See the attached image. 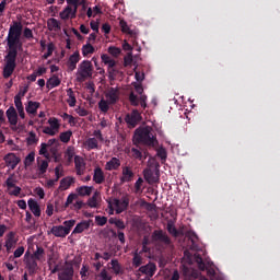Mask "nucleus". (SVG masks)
Wrapping results in <instances>:
<instances>
[{"mask_svg": "<svg viewBox=\"0 0 280 280\" xmlns=\"http://www.w3.org/2000/svg\"><path fill=\"white\" fill-rule=\"evenodd\" d=\"M141 119L142 117L140 112L138 109H133L130 114L126 115L125 122L128 125V128H135Z\"/></svg>", "mask_w": 280, "mask_h": 280, "instance_id": "nucleus-7", "label": "nucleus"}, {"mask_svg": "<svg viewBox=\"0 0 280 280\" xmlns=\"http://www.w3.org/2000/svg\"><path fill=\"white\" fill-rule=\"evenodd\" d=\"M81 60V55L79 52V50H75L74 52H72V55H70L68 61H67V67H68V71L72 72L77 69V65L80 62Z\"/></svg>", "mask_w": 280, "mask_h": 280, "instance_id": "nucleus-11", "label": "nucleus"}, {"mask_svg": "<svg viewBox=\"0 0 280 280\" xmlns=\"http://www.w3.org/2000/svg\"><path fill=\"white\" fill-rule=\"evenodd\" d=\"M116 65H117V62L115 61V59H112V60H109L107 63H105V66L108 67V73H109V75H113L114 72L116 71V70H115Z\"/></svg>", "mask_w": 280, "mask_h": 280, "instance_id": "nucleus-51", "label": "nucleus"}, {"mask_svg": "<svg viewBox=\"0 0 280 280\" xmlns=\"http://www.w3.org/2000/svg\"><path fill=\"white\" fill-rule=\"evenodd\" d=\"M160 163L153 161L150 168L143 170V177L148 184L153 185L160 182Z\"/></svg>", "mask_w": 280, "mask_h": 280, "instance_id": "nucleus-4", "label": "nucleus"}, {"mask_svg": "<svg viewBox=\"0 0 280 280\" xmlns=\"http://www.w3.org/2000/svg\"><path fill=\"white\" fill-rule=\"evenodd\" d=\"M26 222L31 224V226H34L36 221L33 219V215L30 211H26Z\"/></svg>", "mask_w": 280, "mask_h": 280, "instance_id": "nucleus-62", "label": "nucleus"}, {"mask_svg": "<svg viewBox=\"0 0 280 280\" xmlns=\"http://www.w3.org/2000/svg\"><path fill=\"white\" fill-rule=\"evenodd\" d=\"M116 65H117V62L115 61V59H112V60H109L107 63H105V66L108 67V73H109V75H113L114 72L116 71V70H115Z\"/></svg>", "mask_w": 280, "mask_h": 280, "instance_id": "nucleus-52", "label": "nucleus"}, {"mask_svg": "<svg viewBox=\"0 0 280 280\" xmlns=\"http://www.w3.org/2000/svg\"><path fill=\"white\" fill-rule=\"evenodd\" d=\"M54 51H55V44H52V42H50L49 44H47V52H44L42 58L44 60H47L49 57L52 56Z\"/></svg>", "mask_w": 280, "mask_h": 280, "instance_id": "nucleus-41", "label": "nucleus"}, {"mask_svg": "<svg viewBox=\"0 0 280 280\" xmlns=\"http://www.w3.org/2000/svg\"><path fill=\"white\" fill-rule=\"evenodd\" d=\"M152 242L163 243L166 247L173 248L174 244L172 238L163 230H155L151 234Z\"/></svg>", "mask_w": 280, "mask_h": 280, "instance_id": "nucleus-5", "label": "nucleus"}, {"mask_svg": "<svg viewBox=\"0 0 280 280\" xmlns=\"http://www.w3.org/2000/svg\"><path fill=\"white\" fill-rule=\"evenodd\" d=\"M141 265H142V257L138 253H135L133 254V258H132V266L138 268Z\"/></svg>", "mask_w": 280, "mask_h": 280, "instance_id": "nucleus-50", "label": "nucleus"}, {"mask_svg": "<svg viewBox=\"0 0 280 280\" xmlns=\"http://www.w3.org/2000/svg\"><path fill=\"white\" fill-rule=\"evenodd\" d=\"M72 135H73V133H72L71 130H68V131H66V132H61V133L59 135V140H60L61 142H63V143H69L70 140H71Z\"/></svg>", "mask_w": 280, "mask_h": 280, "instance_id": "nucleus-39", "label": "nucleus"}, {"mask_svg": "<svg viewBox=\"0 0 280 280\" xmlns=\"http://www.w3.org/2000/svg\"><path fill=\"white\" fill-rule=\"evenodd\" d=\"M65 267L57 275V280H73L74 278V268L68 261L65 262Z\"/></svg>", "mask_w": 280, "mask_h": 280, "instance_id": "nucleus-6", "label": "nucleus"}, {"mask_svg": "<svg viewBox=\"0 0 280 280\" xmlns=\"http://www.w3.org/2000/svg\"><path fill=\"white\" fill-rule=\"evenodd\" d=\"M139 271L142 275H147L148 277H153L155 275V271H156V265L154 262H149L145 266H141L139 268Z\"/></svg>", "mask_w": 280, "mask_h": 280, "instance_id": "nucleus-19", "label": "nucleus"}, {"mask_svg": "<svg viewBox=\"0 0 280 280\" xmlns=\"http://www.w3.org/2000/svg\"><path fill=\"white\" fill-rule=\"evenodd\" d=\"M30 90V86H24L20 89V93H18V95H15V97L20 98V101H22V98L27 94Z\"/></svg>", "mask_w": 280, "mask_h": 280, "instance_id": "nucleus-60", "label": "nucleus"}, {"mask_svg": "<svg viewBox=\"0 0 280 280\" xmlns=\"http://www.w3.org/2000/svg\"><path fill=\"white\" fill-rule=\"evenodd\" d=\"M45 255V249L40 246H36V250L33 253L32 257L36 260H40L42 257Z\"/></svg>", "mask_w": 280, "mask_h": 280, "instance_id": "nucleus-46", "label": "nucleus"}, {"mask_svg": "<svg viewBox=\"0 0 280 280\" xmlns=\"http://www.w3.org/2000/svg\"><path fill=\"white\" fill-rule=\"evenodd\" d=\"M40 108V103L28 101V104L26 105V114L36 116L37 110Z\"/></svg>", "mask_w": 280, "mask_h": 280, "instance_id": "nucleus-27", "label": "nucleus"}, {"mask_svg": "<svg viewBox=\"0 0 280 280\" xmlns=\"http://www.w3.org/2000/svg\"><path fill=\"white\" fill-rule=\"evenodd\" d=\"M98 109H100L102 113H104V114L108 113V110H109V103H108V101L101 100V101L98 102Z\"/></svg>", "mask_w": 280, "mask_h": 280, "instance_id": "nucleus-47", "label": "nucleus"}, {"mask_svg": "<svg viewBox=\"0 0 280 280\" xmlns=\"http://www.w3.org/2000/svg\"><path fill=\"white\" fill-rule=\"evenodd\" d=\"M98 197H100V192H94L93 196L88 199L86 201V205L90 207V208H97L98 207Z\"/></svg>", "mask_w": 280, "mask_h": 280, "instance_id": "nucleus-36", "label": "nucleus"}, {"mask_svg": "<svg viewBox=\"0 0 280 280\" xmlns=\"http://www.w3.org/2000/svg\"><path fill=\"white\" fill-rule=\"evenodd\" d=\"M133 144H144L147 147H155L158 144L156 133L151 127L136 129L133 135Z\"/></svg>", "mask_w": 280, "mask_h": 280, "instance_id": "nucleus-2", "label": "nucleus"}, {"mask_svg": "<svg viewBox=\"0 0 280 280\" xmlns=\"http://www.w3.org/2000/svg\"><path fill=\"white\" fill-rule=\"evenodd\" d=\"M47 30L49 32H60L61 31V22H59V20H56V18H48Z\"/></svg>", "mask_w": 280, "mask_h": 280, "instance_id": "nucleus-20", "label": "nucleus"}, {"mask_svg": "<svg viewBox=\"0 0 280 280\" xmlns=\"http://www.w3.org/2000/svg\"><path fill=\"white\" fill-rule=\"evenodd\" d=\"M26 269H28V275L31 276L38 271L39 267L35 258L31 257L26 259Z\"/></svg>", "mask_w": 280, "mask_h": 280, "instance_id": "nucleus-23", "label": "nucleus"}, {"mask_svg": "<svg viewBox=\"0 0 280 280\" xmlns=\"http://www.w3.org/2000/svg\"><path fill=\"white\" fill-rule=\"evenodd\" d=\"M130 153L132 159L139 160V161H144L148 158V152L145 151L141 152L137 148H131Z\"/></svg>", "mask_w": 280, "mask_h": 280, "instance_id": "nucleus-28", "label": "nucleus"}, {"mask_svg": "<svg viewBox=\"0 0 280 280\" xmlns=\"http://www.w3.org/2000/svg\"><path fill=\"white\" fill-rule=\"evenodd\" d=\"M113 205L116 208V213L119 214L128 209L129 199L128 198H121V200L114 199Z\"/></svg>", "mask_w": 280, "mask_h": 280, "instance_id": "nucleus-12", "label": "nucleus"}, {"mask_svg": "<svg viewBox=\"0 0 280 280\" xmlns=\"http://www.w3.org/2000/svg\"><path fill=\"white\" fill-rule=\"evenodd\" d=\"M28 209H31V212L36 218H39L42 215L40 207H39L38 202L35 199H32V198L28 199Z\"/></svg>", "mask_w": 280, "mask_h": 280, "instance_id": "nucleus-24", "label": "nucleus"}, {"mask_svg": "<svg viewBox=\"0 0 280 280\" xmlns=\"http://www.w3.org/2000/svg\"><path fill=\"white\" fill-rule=\"evenodd\" d=\"M147 101H148V96L147 95H140L139 97V104L141 106L142 109H145L148 107L147 105Z\"/></svg>", "mask_w": 280, "mask_h": 280, "instance_id": "nucleus-61", "label": "nucleus"}, {"mask_svg": "<svg viewBox=\"0 0 280 280\" xmlns=\"http://www.w3.org/2000/svg\"><path fill=\"white\" fill-rule=\"evenodd\" d=\"M42 132L50 137H54L57 135L56 131H54L50 127H44Z\"/></svg>", "mask_w": 280, "mask_h": 280, "instance_id": "nucleus-63", "label": "nucleus"}, {"mask_svg": "<svg viewBox=\"0 0 280 280\" xmlns=\"http://www.w3.org/2000/svg\"><path fill=\"white\" fill-rule=\"evenodd\" d=\"M166 230H167L168 234H171L175 238H177L178 236H180L183 234L180 231L177 230V228L175 226V223L173 221L167 222Z\"/></svg>", "mask_w": 280, "mask_h": 280, "instance_id": "nucleus-29", "label": "nucleus"}, {"mask_svg": "<svg viewBox=\"0 0 280 280\" xmlns=\"http://www.w3.org/2000/svg\"><path fill=\"white\" fill-rule=\"evenodd\" d=\"M68 96H69V100L67 101V103H68L69 107H75L77 98L74 96L72 89L68 90Z\"/></svg>", "mask_w": 280, "mask_h": 280, "instance_id": "nucleus-43", "label": "nucleus"}, {"mask_svg": "<svg viewBox=\"0 0 280 280\" xmlns=\"http://www.w3.org/2000/svg\"><path fill=\"white\" fill-rule=\"evenodd\" d=\"M50 233L55 236V237H60V238H65L67 235H69L67 233V231L65 230L63 225H57V226H52L50 229Z\"/></svg>", "mask_w": 280, "mask_h": 280, "instance_id": "nucleus-25", "label": "nucleus"}, {"mask_svg": "<svg viewBox=\"0 0 280 280\" xmlns=\"http://www.w3.org/2000/svg\"><path fill=\"white\" fill-rule=\"evenodd\" d=\"M105 97L109 105H115L119 101V91L110 88L105 94Z\"/></svg>", "mask_w": 280, "mask_h": 280, "instance_id": "nucleus-16", "label": "nucleus"}, {"mask_svg": "<svg viewBox=\"0 0 280 280\" xmlns=\"http://www.w3.org/2000/svg\"><path fill=\"white\" fill-rule=\"evenodd\" d=\"M47 144L46 143H42L40 144V149H39V151H38V154L39 155H44L45 158H49V153H48V151H47Z\"/></svg>", "mask_w": 280, "mask_h": 280, "instance_id": "nucleus-58", "label": "nucleus"}, {"mask_svg": "<svg viewBox=\"0 0 280 280\" xmlns=\"http://www.w3.org/2000/svg\"><path fill=\"white\" fill-rule=\"evenodd\" d=\"M47 124L55 131V133L59 132L61 125L57 118L55 117L49 118L47 120Z\"/></svg>", "mask_w": 280, "mask_h": 280, "instance_id": "nucleus-34", "label": "nucleus"}, {"mask_svg": "<svg viewBox=\"0 0 280 280\" xmlns=\"http://www.w3.org/2000/svg\"><path fill=\"white\" fill-rule=\"evenodd\" d=\"M184 275L186 277H188V280H208L206 277H200L199 278V272L197 270H194V269H189V268H185L184 269ZM214 280H224L222 278H217Z\"/></svg>", "mask_w": 280, "mask_h": 280, "instance_id": "nucleus-18", "label": "nucleus"}, {"mask_svg": "<svg viewBox=\"0 0 280 280\" xmlns=\"http://www.w3.org/2000/svg\"><path fill=\"white\" fill-rule=\"evenodd\" d=\"M35 162V153L31 152L28 155H26V159H24V166L30 167Z\"/></svg>", "mask_w": 280, "mask_h": 280, "instance_id": "nucleus-49", "label": "nucleus"}, {"mask_svg": "<svg viewBox=\"0 0 280 280\" xmlns=\"http://www.w3.org/2000/svg\"><path fill=\"white\" fill-rule=\"evenodd\" d=\"M77 221L75 220H67L65 221L62 224L63 230L66 231V233L69 235L71 230L73 229V226L75 225Z\"/></svg>", "mask_w": 280, "mask_h": 280, "instance_id": "nucleus-38", "label": "nucleus"}, {"mask_svg": "<svg viewBox=\"0 0 280 280\" xmlns=\"http://www.w3.org/2000/svg\"><path fill=\"white\" fill-rule=\"evenodd\" d=\"M108 222V219L106 217L96 215L95 217V223L98 226H104Z\"/></svg>", "mask_w": 280, "mask_h": 280, "instance_id": "nucleus-54", "label": "nucleus"}, {"mask_svg": "<svg viewBox=\"0 0 280 280\" xmlns=\"http://www.w3.org/2000/svg\"><path fill=\"white\" fill-rule=\"evenodd\" d=\"M74 155H75L74 148L73 147H68L66 152H65V156L67 158V161L72 162Z\"/></svg>", "mask_w": 280, "mask_h": 280, "instance_id": "nucleus-45", "label": "nucleus"}, {"mask_svg": "<svg viewBox=\"0 0 280 280\" xmlns=\"http://www.w3.org/2000/svg\"><path fill=\"white\" fill-rule=\"evenodd\" d=\"M66 2L69 7L78 10L80 5H84L85 0H66Z\"/></svg>", "mask_w": 280, "mask_h": 280, "instance_id": "nucleus-44", "label": "nucleus"}, {"mask_svg": "<svg viewBox=\"0 0 280 280\" xmlns=\"http://www.w3.org/2000/svg\"><path fill=\"white\" fill-rule=\"evenodd\" d=\"M92 220H84V221H81L80 223H78L75 225V228L73 229L72 231V235L73 234H81L83 233L84 231L89 230L91 228V224H92Z\"/></svg>", "mask_w": 280, "mask_h": 280, "instance_id": "nucleus-17", "label": "nucleus"}, {"mask_svg": "<svg viewBox=\"0 0 280 280\" xmlns=\"http://www.w3.org/2000/svg\"><path fill=\"white\" fill-rule=\"evenodd\" d=\"M74 170H75V174L79 176L84 175L85 171H86V162L83 158L75 155L74 156Z\"/></svg>", "mask_w": 280, "mask_h": 280, "instance_id": "nucleus-10", "label": "nucleus"}, {"mask_svg": "<svg viewBox=\"0 0 280 280\" xmlns=\"http://www.w3.org/2000/svg\"><path fill=\"white\" fill-rule=\"evenodd\" d=\"M26 142H28V144H31V145L37 143L38 139L36 138V133L31 131L28 133V137L26 138Z\"/></svg>", "mask_w": 280, "mask_h": 280, "instance_id": "nucleus-55", "label": "nucleus"}, {"mask_svg": "<svg viewBox=\"0 0 280 280\" xmlns=\"http://www.w3.org/2000/svg\"><path fill=\"white\" fill-rule=\"evenodd\" d=\"M94 52H95V48H94V46H92V44H84L82 46V56L83 57H86V56L92 55Z\"/></svg>", "mask_w": 280, "mask_h": 280, "instance_id": "nucleus-37", "label": "nucleus"}, {"mask_svg": "<svg viewBox=\"0 0 280 280\" xmlns=\"http://www.w3.org/2000/svg\"><path fill=\"white\" fill-rule=\"evenodd\" d=\"M107 51H108L109 55H112L113 57L117 58L121 54V48H117V46H109L107 48Z\"/></svg>", "mask_w": 280, "mask_h": 280, "instance_id": "nucleus-48", "label": "nucleus"}, {"mask_svg": "<svg viewBox=\"0 0 280 280\" xmlns=\"http://www.w3.org/2000/svg\"><path fill=\"white\" fill-rule=\"evenodd\" d=\"M34 37L32 28H24V38L32 39Z\"/></svg>", "mask_w": 280, "mask_h": 280, "instance_id": "nucleus-64", "label": "nucleus"}, {"mask_svg": "<svg viewBox=\"0 0 280 280\" xmlns=\"http://www.w3.org/2000/svg\"><path fill=\"white\" fill-rule=\"evenodd\" d=\"M185 236L188 238V241L190 242V246L189 248L191 250H199V245H198V241H199V237L198 235L196 234V232L194 231H187Z\"/></svg>", "mask_w": 280, "mask_h": 280, "instance_id": "nucleus-14", "label": "nucleus"}, {"mask_svg": "<svg viewBox=\"0 0 280 280\" xmlns=\"http://www.w3.org/2000/svg\"><path fill=\"white\" fill-rule=\"evenodd\" d=\"M20 162L21 159L18 158L14 153L4 155V163H7V166H9L11 170H15Z\"/></svg>", "mask_w": 280, "mask_h": 280, "instance_id": "nucleus-13", "label": "nucleus"}, {"mask_svg": "<svg viewBox=\"0 0 280 280\" xmlns=\"http://www.w3.org/2000/svg\"><path fill=\"white\" fill-rule=\"evenodd\" d=\"M121 166V161L117 158H112L109 161L105 164V171H117Z\"/></svg>", "mask_w": 280, "mask_h": 280, "instance_id": "nucleus-21", "label": "nucleus"}, {"mask_svg": "<svg viewBox=\"0 0 280 280\" xmlns=\"http://www.w3.org/2000/svg\"><path fill=\"white\" fill-rule=\"evenodd\" d=\"M119 26H120L121 32H122L124 34H128V35H130L131 37H135V36H136V32L130 30V27L128 26L127 22H125V20H120Z\"/></svg>", "mask_w": 280, "mask_h": 280, "instance_id": "nucleus-33", "label": "nucleus"}, {"mask_svg": "<svg viewBox=\"0 0 280 280\" xmlns=\"http://www.w3.org/2000/svg\"><path fill=\"white\" fill-rule=\"evenodd\" d=\"M48 166H49V164L47 161H45V160L39 161V159H37V167H38L39 175L46 174Z\"/></svg>", "mask_w": 280, "mask_h": 280, "instance_id": "nucleus-35", "label": "nucleus"}, {"mask_svg": "<svg viewBox=\"0 0 280 280\" xmlns=\"http://www.w3.org/2000/svg\"><path fill=\"white\" fill-rule=\"evenodd\" d=\"M93 182L97 185H102L105 182V174H104L103 170L98 166H96L94 168Z\"/></svg>", "mask_w": 280, "mask_h": 280, "instance_id": "nucleus-22", "label": "nucleus"}, {"mask_svg": "<svg viewBox=\"0 0 280 280\" xmlns=\"http://www.w3.org/2000/svg\"><path fill=\"white\" fill-rule=\"evenodd\" d=\"M93 187H89V186H81V187H78L75 189L78 196L80 197H84V196H91L92 192H93Z\"/></svg>", "mask_w": 280, "mask_h": 280, "instance_id": "nucleus-31", "label": "nucleus"}, {"mask_svg": "<svg viewBox=\"0 0 280 280\" xmlns=\"http://www.w3.org/2000/svg\"><path fill=\"white\" fill-rule=\"evenodd\" d=\"M135 178V173L131 166H122L121 167V176L119 178L120 183H131Z\"/></svg>", "mask_w": 280, "mask_h": 280, "instance_id": "nucleus-9", "label": "nucleus"}, {"mask_svg": "<svg viewBox=\"0 0 280 280\" xmlns=\"http://www.w3.org/2000/svg\"><path fill=\"white\" fill-rule=\"evenodd\" d=\"M85 143H86L88 150L98 149V141L96 138H89Z\"/></svg>", "mask_w": 280, "mask_h": 280, "instance_id": "nucleus-40", "label": "nucleus"}, {"mask_svg": "<svg viewBox=\"0 0 280 280\" xmlns=\"http://www.w3.org/2000/svg\"><path fill=\"white\" fill-rule=\"evenodd\" d=\"M61 84L60 79L57 77V74H52L50 79L46 82V88L48 90H52L55 88H58Z\"/></svg>", "mask_w": 280, "mask_h": 280, "instance_id": "nucleus-30", "label": "nucleus"}, {"mask_svg": "<svg viewBox=\"0 0 280 280\" xmlns=\"http://www.w3.org/2000/svg\"><path fill=\"white\" fill-rule=\"evenodd\" d=\"M129 102L132 106H139V104H140V101H139L138 96L135 95V93L129 94Z\"/></svg>", "mask_w": 280, "mask_h": 280, "instance_id": "nucleus-56", "label": "nucleus"}, {"mask_svg": "<svg viewBox=\"0 0 280 280\" xmlns=\"http://www.w3.org/2000/svg\"><path fill=\"white\" fill-rule=\"evenodd\" d=\"M94 67L92 61H89L88 59H84L81 61L78 66L77 70V82H85L88 79H91L93 77Z\"/></svg>", "mask_w": 280, "mask_h": 280, "instance_id": "nucleus-3", "label": "nucleus"}, {"mask_svg": "<svg viewBox=\"0 0 280 280\" xmlns=\"http://www.w3.org/2000/svg\"><path fill=\"white\" fill-rule=\"evenodd\" d=\"M14 233H9V237L7 238V242L4 243V247H7V252H10L14 244Z\"/></svg>", "mask_w": 280, "mask_h": 280, "instance_id": "nucleus-42", "label": "nucleus"}, {"mask_svg": "<svg viewBox=\"0 0 280 280\" xmlns=\"http://www.w3.org/2000/svg\"><path fill=\"white\" fill-rule=\"evenodd\" d=\"M195 261L198 265L199 270L201 271H206L209 268L212 267L213 262L207 261V264L205 262L203 258L200 255H196L195 256Z\"/></svg>", "mask_w": 280, "mask_h": 280, "instance_id": "nucleus-26", "label": "nucleus"}, {"mask_svg": "<svg viewBox=\"0 0 280 280\" xmlns=\"http://www.w3.org/2000/svg\"><path fill=\"white\" fill-rule=\"evenodd\" d=\"M77 14H78V9H74L73 7H70L69 4H67V7H65V9L60 11L59 18L63 21L73 20L77 18Z\"/></svg>", "mask_w": 280, "mask_h": 280, "instance_id": "nucleus-8", "label": "nucleus"}, {"mask_svg": "<svg viewBox=\"0 0 280 280\" xmlns=\"http://www.w3.org/2000/svg\"><path fill=\"white\" fill-rule=\"evenodd\" d=\"M7 188H9V189H11V188H13V187H15L16 185V180L14 179V176L13 175H11V176H9V178H7Z\"/></svg>", "mask_w": 280, "mask_h": 280, "instance_id": "nucleus-59", "label": "nucleus"}, {"mask_svg": "<svg viewBox=\"0 0 280 280\" xmlns=\"http://www.w3.org/2000/svg\"><path fill=\"white\" fill-rule=\"evenodd\" d=\"M78 198V195L75 194H70L68 197H67V200L63 205V209H67L75 199Z\"/></svg>", "mask_w": 280, "mask_h": 280, "instance_id": "nucleus-53", "label": "nucleus"}, {"mask_svg": "<svg viewBox=\"0 0 280 280\" xmlns=\"http://www.w3.org/2000/svg\"><path fill=\"white\" fill-rule=\"evenodd\" d=\"M7 119H9V124H11L12 127H16L19 124V115L13 106L7 109Z\"/></svg>", "mask_w": 280, "mask_h": 280, "instance_id": "nucleus-15", "label": "nucleus"}, {"mask_svg": "<svg viewBox=\"0 0 280 280\" xmlns=\"http://www.w3.org/2000/svg\"><path fill=\"white\" fill-rule=\"evenodd\" d=\"M143 183H144L143 178L139 177V178L137 179V182L135 183V191H136V192L142 191Z\"/></svg>", "mask_w": 280, "mask_h": 280, "instance_id": "nucleus-57", "label": "nucleus"}, {"mask_svg": "<svg viewBox=\"0 0 280 280\" xmlns=\"http://www.w3.org/2000/svg\"><path fill=\"white\" fill-rule=\"evenodd\" d=\"M23 33V25L21 22H13V25L9 28V35H7V46H9V52L4 56V68H2V77L9 79L16 69V58L19 49H22L23 44L21 36Z\"/></svg>", "mask_w": 280, "mask_h": 280, "instance_id": "nucleus-1", "label": "nucleus"}, {"mask_svg": "<svg viewBox=\"0 0 280 280\" xmlns=\"http://www.w3.org/2000/svg\"><path fill=\"white\" fill-rule=\"evenodd\" d=\"M75 182L72 177H65L60 180L59 189L67 190Z\"/></svg>", "mask_w": 280, "mask_h": 280, "instance_id": "nucleus-32", "label": "nucleus"}]
</instances>
